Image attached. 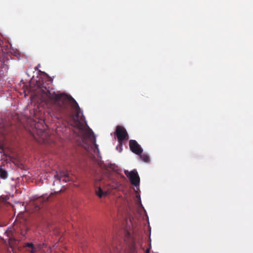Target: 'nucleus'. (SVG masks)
<instances>
[{
  "mask_svg": "<svg viewBox=\"0 0 253 253\" xmlns=\"http://www.w3.org/2000/svg\"><path fill=\"white\" fill-rule=\"evenodd\" d=\"M42 91V100L45 102H50L55 107V111L60 115H65L67 113L69 105L75 110L76 114L72 116L73 126L79 130L83 131L84 125L79 121L81 109L76 101L71 96L65 93H56L52 88L47 87L42 85L40 86Z\"/></svg>",
  "mask_w": 253,
  "mask_h": 253,
  "instance_id": "obj_1",
  "label": "nucleus"
},
{
  "mask_svg": "<svg viewBox=\"0 0 253 253\" xmlns=\"http://www.w3.org/2000/svg\"><path fill=\"white\" fill-rule=\"evenodd\" d=\"M37 126H35L36 135L33 133L34 139L39 143H49V135L47 132L42 129H37Z\"/></svg>",
  "mask_w": 253,
  "mask_h": 253,
  "instance_id": "obj_2",
  "label": "nucleus"
},
{
  "mask_svg": "<svg viewBox=\"0 0 253 253\" xmlns=\"http://www.w3.org/2000/svg\"><path fill=\"white\" fill-rule=\"evenodd\" d=\"M115 134L117 137L119 145L122 147L123 141L128 138L127 132L123 126H118L116 127ZM121 149H122V148H121Z\"/></svg>",
  "mask_w": 253,
  "mask_h": 253,
  "instance_id": "obj_3",
  "label": "nucleus"
},
{
  "mask_svg": "<svg viewBox=\"0 0 253 253\" xmlns=\"http://www.w3.org/2000/svg\"><path fill=\"white\" fill-rule=\"evenodd\" d=\"M125 174L128 177L131 183L135 186L139 185L140 178L137 171L135 169L129 172L128 170L125 171Z\"/></svg>",
  "mask_w": 253,
  "mask_h": 253,
  "instance_id": "obj_4",
  "label": "nucleus"
},
{
  "mask_svg": "<svg viewBox=\"0 0 253 253\" xmlns=\"http://www.w3.org/2000/svg\"><path fill=\"white\" fill-rule=\"evenodd\" d=\"M130 149L134 154L139 155L143 152L140 145L135 140H130L129 142Z\"/></svg>",
  "mask_w": 253,
  "mask_h": 253,
  "instance_id": "obj_5",
  "label": "nucleus"
},
{
  "mask_svg": "<svg viewBox=\"0 0 253 253\" xmlns=\"http://www.w3.org/2000/svg\"><path fill=\"white\" fill-rule=\"evenodd\" d=\"M54 177L59 181L62 179L64 182L71 181V178L69 176L68 173L66 170H59L58 172L56 171L54 175Z\"/></svg>",
  "mask_w": 253,
  "mask_h": 253,
  "instance_id": "obj_6",
  "label": "nucleus"
},
{
  "mask_svg": "<svg viewBox=\"0 0 253 253\" xmlns=\"http://www.w3.org/2000/svg\"><path fill=\"white\" fill-rule=\"evenodd\" d=\"M24 248L29 253H36L38 251V247H35L32 243H25L24 245Z\"/></svg>",
  "mask_w": 253,
  "mask_h": 253,
  "instance_id": "obj_7",
  "label": "nucleus"
},
{
  "mask_svg": "<svg viewBox=\"0 0 253 253\" xmlns=\"http://www.w3.org/2000/svg\"><path fill=\"white\" fill-rule=\"evenodd\" d=\"M95 193L100 198L106 197L108 194L107 191H104L100 187H97L95 188Z\"/></svg>",
  "mask_w": 253,
  "mask_h": 253,
  "instance_id": "obj_8",
  "label": "nucleus"
},
{
  "mask_svg": "<svg viewBox=\"0 0 253 253\" xmlns=\"http://www.w3.org/2000/svg\"><path fill=\"white\" fill-rule=\"evenodd\" d=\"M85 133H86V136L88 137V138H90L91 137H93V141H94L93 142L94 143V146L96 149L98 150V145H97L95 143L96 140H95V136H94L93 131L90 128H89L88 129H87L85 131Z\"/></svg>",
  "mask_w": 253,
  "mask_h": 253,
  "instance_id": "obj_9",
  "label": "nucleus"
},
{
  "mask_svg": "<svg viewBox=\"0 0 253 253\" xmlns=\"http://www.w3.org/2000/svg\"><path fill=\"white\" fill-rule=\"evenodd\" d=\"M8 176L7 171L2 168V166H0V178L3 179H6L8 177Z\"/></svg>",
  "mask_w": 253,
  "mask_h": 253,
  "instance_id": "obj_10",
  "label": "nucleus"
},
{
  "mask_svg": "<svg viewBox=\"0 0 253 253\" xmlns=\"http://www.w3.org/2000/svg\"><path fill=\"white\" fill-rule=\"evenodd\" d=\"M10 52H11V54H12L14 56L17 57L18 59H20L21 57H22L23 55L17 49H14V48L11 49Z\"/></svg>",
  "mask_w": 253,
  "mask_h": 253,
  "instance_id": "obj_11",
  "label": "nucleus"
},
{
  "mask_svg": "<svg viewBox=\"0 0 253 253\" xmlns=\"http://www.w3.org/2000/svg\"><path fill=\"white\" fill-rule=\"evenodd\" d=\"M141 160L145 163H148L150 161L149 156L144 153H141L139 155Z\"/></svg>",
  "mask_w": 253,
  "mask_h": 253,
  "instance_id": "obj_12",
  "label": "nucleus"
},
{
  "mask_svg": "<svg viewBox=\"0 0 253 253\" xmlns=\"http://www.w3.org/2000/svg\"><path fill=\"white\" fill-rule=\"evenodd\" d=\"M116 249H113V253H117L116 252H118V249H116ZM102 253H112V251L110 248V247H108V246L106 247H104L103 248V250L102 251Z\"/></svg>",
  "mask_w": 253,
  "mask_h": 253,
  "instance_id": "obj_13",
  "label": "nucleus"
},
{
  "mask_svg": "<svg viewBox=\"0 0 253 253\" xmlns=\"http://www.w3.org/2000/svg\"><path fill=\"white\" fill-rule=\"evenodd\" d=\"M46 247H47V245L45 243H43L42 244H39L37 246L38 250H41L42 249L44 248H46Z\"/></svg>",
  "mask_w": 253,
  "mask_h": 253,
  "instance_id": "obj_14",
  "label": "nucleus"
},
{
  "mask_svg": "<svg viewBox=\"0 0 253 253\" xmlns=\"http://www.w3.org/2000/svg\"><path fill=\"white\" fill-rule=\"evenodd\" d=\"M8 48V45H4V46H3L1 47V50L3 52H7V49Z\"/></svg>",
  "mask_w": 253,
  "mask_h": 253,
  "instance_id": "obj_15",
  "label": "nucleus"
},
{
  "mask_svg": "<svg viewBox=\"0 0 253 253\" xmlns=\"http://www.w3.org/2000/svg\"><path fill=\"white\" fill-rule=\"evenodd\" d=\"M28 229H26V230L25 231H22L21 234L23 236H25V235L26 234V232Z\"/></svg>",
  "mask_w": 253,
  "mask_h": 253,
  "instance_id": "obj_16",
  "label": "nucleus"
},
{
  "mask_svg": "<svg viewBox=\"0 0 253 253\" xmlns=\"http://www.w3.org/2000/svg\"><path fill=\"white\" fill-rule=\"evenodd\" d=\"M149 251L148 250H147L146 253H149Z\"/></svg>",
  "mask_w": 253,
  "mask_h": 253,
  "instance_id": "obj_17",
  "label": "nucleus"
}]
</instances>
